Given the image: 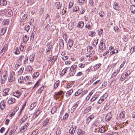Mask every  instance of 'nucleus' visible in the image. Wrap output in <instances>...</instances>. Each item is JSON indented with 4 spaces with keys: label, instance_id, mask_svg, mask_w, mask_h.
Masks as SVG:
<instances>
[{
    "label": "nucleus",
    "instance_id": "obj_1",
    "mask_svg": "<svg viewBox=\"0 0 135 135\" xmlns=\"http://www.w3.org/2000/svg\"><path fill=\"white\" fill-rule=\"evenodd\" d=\"M46 47L47 49H46V54L47 55H49L50 54L49 52L51 50V52H52V46L49 43H48L46 44Z\"/></svg>",
    "mask_w": 135,
    "mask_h": 135
},
{
    "label": "nucleus",
    "instance_id": "obj_2",
    "mask_svg": "<svg viewBox=\"0 0 135 135\" xmlns=\"http://www.w3.org/2000/svg\"><path fill=\"white\" fill-rule=\"evenodd\" d=\"M105 44L104 43L103 41L101 40L99 47V49L100 50V52H103V50L105 49Z\"/></svg>",
    "mask_w": 135,
    "mask_h": 135
},
{
    "label": "nucleus",
    "instance_id": "obj_3",
    "mask_svg": "<svg viewBox=\"0 0 135 135\" xmlns=\"http://www.w3.org/2000/svg\"><path fill=\"white\" fill-rule=\"evenodd\" d=\"M5 12L6 15L8 17H11L13 15V13L12 10L10 9L6 10Z\"/></svg>",
    "mask_w": 135,
    "mask_h": 135
},
{
    "label": "nucleus",
    "instance_id": "obj_4",
    "mask_svg": "<svg viewBox=\"0 0 135 135\" xmlns=\"http://www.w3.org/2000/svg\"><path fill=\"white\" fill-rule=\"evenodd\" d=\"M94 116L93 114H91L86 119V123L89 124L91 120L94 119Z\"/></svg>",
    "mask_w": 135,
    "mask_h": 135
},
{
    "label": "nucleus",
    "instance_id": "obj_5",
    "mask_svg": "<svg viewBox=\"0 0 135 135\" xmlns=\"http://www.w3.org/2000/svg\"><path fill=\"white\" fill-rule=\"evenodd\" d=\"M27 123L25 124L24 126H23L21 127L20 129V131L21 132H24L27 129Z\"/></svg>",
    "mask_w": 135,
    "mask_h": 135
},
{
    "label": "nucleus",
    "instance_id": "obj_6",
    "mask_svg": "<svg viewBox=\"0 0 135 135\" xmlns=\"http://www.w3.org/2000/svg\"><path fill=\"white\" fill-rule=\"evenodd\" d=\"M76 127L77 126H75V127H74L73 126L72 127H71L69 129V133L71 134H73L75 132V129Z\"/></svg>",
    "mask_w": 135,
    "mask_h": 135
},
{
    "label": "nucleus",
    "instance_id": "obj_7",
    "mask_svg": "<svg viewBox=\"0 0 135 135\" xmlns=\"http://www.w3.org/2000/svg\"><path fill=\"white\" fill-rule=\"evenodd\" d=\"M111 116L110 114H107L105 117V119L106 121H108L110 120L111 118Z\"/></svg>",
    "mask_w": 135,
    "mask_h": 135
},
{
    "label": "nucleus",
    "instance_id": "obj_8",
    "mask_svg": "<svg viewBox=\"0 0 135 135\" xmlns=\"http://www.w3.org/2000/svg\"><path fill=\"white\" fill-rule=\"evenodd\" d=\"M15 101V100L14 98H10L8 101V103L9 104H11L14 103Z\"/></svg>",
    "mask_w": 135,
    "mask_h": 135
},
{
    "label": "nucleus",
    "instance_id": "obj_9",
    "mask_svg": "<svg viewBox=\"0 0 135 135\" xmlns=\"http://www.w3.org/2000/svg\"><path fill=\"white\" fill-rule=\"evenodd\" d=\"M9 90V89L7 88L4 89L3 91V96H6L8 95V93Z\"/></svg>",
    "mask_w": 135,
    "mask_h": 135
},
{
    "label": "nucleus",
    "instance_id": "obj_10",
    "mask_svg": "<svg viewBox=\"0 0 135 135\" xmlns=\"http://www.w3.org/2000/svg\"><path fill=\"white\" fill-rule=\"evenodd\" d=\"M13 94L14 96L18 98L21 95V93L18 91H17L13 93Z\"/></svg>",
    "mask_w": 135,
    "mask_h": 135
},
{
    "label": "nucleus",
    "instance_id": "obj_11",
    "mask_svg": "<svg viewBox=\"0 0 135 135\" xmlns=\"http://www.w3.org/2000/svg\"><path fill=\"white\" fill-rule=\"evenodd\" d=\"M8 80L10 82H12L15 80V79L13 77L12 74H11L9 75Z\"/></svg>",
    "mask_w": 135,
    "mask_h": 135
},
{
    "label": "nucleus",
    "instance_id": "obj_12",
    "mask_svg": "<svg viewBox=\"0 0 135 135\" xmlns=\"http://www.w3.org/2000/svg\"><path fill=\"white\" fill-rule=\"evenodd\" d=\"M7 4V2L5 0H0V5L1 6H5Z\"/></svg>",
    "mask_w": 135,
    "mask_h": 135
},
{
    "label": "nucleus",
    "instance_id": "obj_13",
    "mask_svg": "<svg viewBox=\"0 0 135 135\" xmlns=\"http://www.w3.org/2000/svg\"><path fill=\"white\" fill-rule=\"evenodd\" d=\"M120 71L119 69L116 70L112 74V76L113 77H115L119 73Z\"/></svg>",
    "mask_w": 135,
    "mask_h": 135
},
{
    "label": "nucleus",
    "instance_id": "obj_14",
    "mask_svg": "<svg viewBox=\"0 0 135 135\" xmlns=\"http://www.w3.org/2000/svg\"><path fill=\"white\" fill-rule=\"evenodd\" d=\"M91 108V106H89L87 107L85 109L84 111V113L86 114L89 112H90Z\"/></svg>",
    "mask_w": 135,
    "mask_h": 135
},
{
    "label": "nucleus",
    "instance_id": "obj_15",
    "mask_svg": "<svg viewBox=\"0 0 135 135\" xmlns=\"http://www.w3.org/2000/svg\"><path fill=\"white\" fill-rule=\"evenodd\" d=\"M41 112V110L38 109L37 111L36 112L35 114L33 115L34 118H36L39 115Z\"/></svg>",
    "mask_w": 135,
    "mask_h": 135
},
{
    "label": "nucleus",
    "instance_id": "obj_16",
    "mask_svg": "<svg viewBox=\"0 0 135 135\" xmlns=\"http://www.w3.org/2000/svg\"><path fill=\"white\" fill-rule=\"evenodd\" d=\"M49 121V120L48 119H46L42 122L43 124V127H45L48 124Z\"/></svg>",
    "mask_w": 135,
    "mask_h": 135
},
{
    "label": "nucleus",
    "instance_id": "obj_17",
    "mask_svg": "<svg viewBox=\"0 0 135 135\" xmlns=\"http://www.w3.org/2000/svg\"><path fill=\"white\" fill-rule=\"evenodd\" d=\"M126 112L124 111H123L121 112L119 114V117L120 118H125V116Z\"/></svg>",
    "mask_w": 135,
    "mask_h": 135
},
{
    "label": "nucleus",
    "instance_id": "obj_18",
    "mask_svg": "<svg viewBox=\"0 0 135 135\" xmlns=\"http://www.w3.org/2000/svg\"><path fill=\"white\" fill-rule=\"evenodd\" d=\"M99 95L98 94H95L93 97L91 99L90 101L91 102H94V101L98 97Z\"/></svg>",
    "mask_w": 135,
    "mask_h": 135
},
{
    "label": "nucleus",
    "instance_id": "obj_19",
    "mask_svg": "<svg viewBox=\"0 0 135 135\" xmlns=\"http://www.w3.org/2000/svg\"><path fill=\"white\" fill-rule=\"evenodd\" d=\"M55 4L56 7L58 9L60 8L62 6V4L59 2H56Z\"/></svg>",
    "mask_w": 135,
    "mask_h": 135
},
{
    "label": "nucleus",
    "instance_id": "obj_20",
    "mask_svg": "<svg viewBox=\"0 0 135 135\" xmlns=\"http://www.w3.org/2000/svg\"><path fill=\"white\" fill-rule=\"evenodd\" d=\"M130 10L131 12L133 13H135V6H131L130 7Z\"/></svg>",
    "mask_w": 135,
    "mask_h": 135
},
{
    "label": "nucleus",
    "instance_id": "obj_21",
    "mask_svg": "<svg viewBox=\"0 0 135 135\" xmlns=\"http://www.w3.org/2000/svg\"><path fill=\"white\" fill-rule=\"evenodd\" d=\"M7 49V47L6 46V45H4L3 46L2 49L1 51L0 54H3L5 51Z\"/></svg>",
    "mask_w": 135,
    "mask_h": 135
},
{
    "label": "nucleus",
    "instance_id": "obj_22",
    "mask_svg": "<svg viewBox=\"0 0 135 135\" xmlns=\"http://www.w3.org/2000/svg\"><path fill=\"white\" fill-rule=\"evenodd\" d=\"M5 105L3 101H2L0 103V108L1 109L3 110L5 107Z\"/></svg>",
    "mask_w": 135,
    "mask_h": 135
},
{
    "label": "nucleus",
    "instance_id": "obj_23",
    "mask_svg": "<svg viewBox=\"0 0 135 135\" xmlns=\"http://www.w3.org/2000/svg\"><path fill=\"white\" fill-rule=\"evenodd\" d=\"M6 31V29L4 28H2L0 30V35H3L5 33Z\"/></svg>",
    "mask_w": 135,
    "mask_h": 135
},
{
    "label": "nucleus",
    "instance_id": "obj_24",
    "mask_svg": "<svg viewBox=\"0 0 135 135\" xmlns=\"http://www.w3.org/2000/svg\"><path fill=\"white\" fill-rule=\"evenodd\" d=\"M9 21L8 19L4 20L2 23V24L3 25H8L9 24Z\"/></svg>",
    "mask_w": 135,
    "mask_h": 135
},
{
    "label": "nucleus",
    "instance_id": "obj_25",
    "mask_svg": "<svg viewBox=\"0 0 135 135\" xmlns=\"http://www.w3.org/2000/svg\"><path fill=\"white\" fill-rule=\"evenodd\" d=\"M77 134L79 135H82L84 133V132L80 129H78L77 132Z\"/></svg>",
    "mask_w": 135,
    "mask_h": 135
},
{
    "label": "nucleus",
    "instance_id": "obj_26",
    "mask_svg": "<svg viewBox=\"0 0 135 135\" xmlns=\"http://www.w3.org/2000/svg\"><path fill=\"white\" fill-rule=\"evenodd\" d=\"M113 8L115 10H117L119 9V7L118 4L116 2H115L114 3Z\"/></svg>",
    "mask_w": 135,
    "mask_h": 135
},
{
    "label": "nucleus",
    "instance_id": "obj_27",
    "mask_svg": "<svg viewBox=\"0 0 135 135\" xmlns=\"http://www.w3.org/2000/svg\"><path fill=\"white\" fill-rule=\"evenodd\" d=\"M59 43L60 46L61 47H62V49L64 47V41L62 39H61L59 41Z\"/></svg>",
    "mask_w": 135,
    "mask_h": 135
},
{
    "label": "nucleus",
    "instance_id": "obj_28",
    "mask_svg": "<svg viewBox=\"0 0 135 135\" xmlns=\"http://www.w3.org/2000/svg\"><path fill=\"white\" fill-rule=\"evenodd\" d=\"M74 43V41L71 40H69L68 41V44L69 46L71 48L73 46Z\"/></svg>",
    "mask_w": 135,
    "mask_h": 135
},
{
    "label": "nucleus",
    "instance_id": "obj_29",
    "mask_svg": "<svg viewBox=\"0 0 135 135\" xmlns=\"http://www.w3.org/2000/svg\"><path fill=\"white\" fill-rule=\"evenodd\" d=\"M36 102H34L31 104L30 108V109L31 110H32L36 106Z\"/></svg>",
    "mask_w": 135,
    "mask_h": 135
},
{
    "label": "nucleus",
    "instance_id": "obj_30",
    "mask_svg": "<svg viewBox=\"0 0 135 135\" xmlns=\"http://www.w3.org/2000/svg\"><path fill=\"white\" fill-rule=\"evenodd\" d=\"M28 118V117L26 115H25L23 116L22 118L21 119V120L22 121V123H23L25 122L27 119Z\"/></svg>",
    "mask_w": 135,
    "mask_h": 135
},
{
    "label": "nucleus",
    "instance_id": "obj_31",
    "mask_svg": "<svg viewBox=\"0 0 135 135\" xmlns=\"http://www.w3.org/2000/svg\"><path fill=\"white\" fill-rule=\"evenodd\" d=\"M57 109L56 107H53L51 110V112L52 114H54L56 111Z\"/></svg>",
    "mask_w": 135,
    "mask_h": 135
},
{
    "label": "nucleus",
    "instance_id": "obj_32",
    "mask_svg": "<svg viewBox=\"0 0 135 135\" xmlns=\"http://www.w3.org/2000/svg\"><path fill=\"white\" fill-rule=\"evenodd\" d=\"M23 37V41L24 43H26L28 40L29 38V37H28L26 35H25Z\"/></svg>",
    "mask_w": 135,
    "mask_h": 135
},
{
    "label": "nucleus",
    "instance_id": "obj_33",
    "mask_svg": "<svg viewBox=\"0 0 135 135\" xmlns=\"http://www.w3.org/2000/svg\"><path fill=\"white\" fill-rule=\"evenodd\" d=\"M44 86H43L42 87L40 88L38 90L37 92V93H38L41 94L42 91L44 90Z\"/></svg>",
    "mask_w": 135,
    "mask_h": 135
},
{
    "label": "nucleus",
    "instance_id": "obj_34",
    "mask_svg": "<svg viewBox=\"0 0 135 135\" xmlns=\"http://www.w3.org/2000/svg\"><path fill=\"white\" fill-rule=\"evenodd\" d=\"M68 68H64L62 71L61 75H64L66 73L67 70V69Z\"/></svg>",
    "mask_w": 135,
    "mask_h": 135
},
{
    "label": "nucleus",
    "instance_id": "obj_35",
    "mask_svg": "<svg viewBox=\"0 0 135 135\" xmlns=\"http://www.w3.org/2000/svg\"><path fill=\"white\" fill-rule=\"evenodd\" d=\"M105 15V14L103 11H100L99 12V16L101 17H103Z\"/></svg>",
    "mask_w": 135,
    "mask_h": 135
},
{
    "label": "nucleus",
    "instance_id": "obj_36",
    "mask_svg": "<svg viewBox=\"0 0 135 135\" xmlns=\"http://www.w3.org/2000/svg\"><path fill=\"white\" fill-rule=\"evenodd\" d=\"M24 70V68L23 67H22L18 71V73L19 74H21L22 73Z\"/></svg>",
    "mask_w": 135,
    "mask_h": 135
},
{
    "label": "nucleus",
    "instance_id": "obj_37",
    "mask_svg": "<svg viewBox=\"0 0 135 135\" xmlns=\"http://www.w3.org/2000/svg\"><path fill=\"white\" fill-rule=\"evenodd\" d=\"M73 90L71 89L70 90L68 91L66 93V95L67 96L70 95L73 93Z\"/></svg>",
    "mask_w": 135,
    "mask_h": 135
},
{
    "label": "nucleus",
    "instance_id": "obj_38",
    "mask_svg": "<svg viewBox=\"0 0 135 135\" xmlns=\"http://www.w3.org/2000/svg\"><path fill=\"white\" fill-rule=\"evenodd\" d=\"M59 83V80L55 82L54 85V87L55 89H56L58 87Z\"/></svg>",
    "mask_w": 135,
    "mask_h": 135
},
{
    "label": "nucleus",
    "instance_id": "obj_39",
    "mask_svg": "<svg viewBox=\"0 0 135 135\" xmlns=\"http://www.w3.org/2000/svg\"><path fill=\"white\" fill-rule=\"evenodd\" d=\"M73 11L74 12L77 11L79 9V7L77 6L74 7L73 8Z\"/></svg>",
    "mask_w": 135,
    "mask_h": 135
},
{
    "label": "nucleus",
    "instance_id": "obj_40",
    "mask_svg": "<svg viewBox=\"0 0 135 135\" xmlns=\"http://www.w3.org/2000/svg\"><path fill=\"white\" fill-rule=\"evenodd\" d=\"M106 131V130L104 128H100L99 129V132L101 133H104Z\"/></svg>",
    "mask_w": 135,
    "mask_h": 135
},
{
    "label": "nucleus",
    "instance_id": "obj_41",
    "mask_svg": "<svg viewBox=\"0 0 135 135\" xmlns=\"http://www.w3.org/2000/svg\"><path fill=\"white\" fill-rule=\"evenodd\" d=\"M95 32L94 31H90L89 32V36L91 37L94 36L95 35Z\"/></svg>",
    "mask_w": 135,
    "mask_h": 135
},
{
    "label": "nucleus",
    "instance_id": "obj_42",
    "mask_svg": "<svg viewBox=\"0 0 135 135\" xmlns=\"http://www.w3.org/2000/svg\"><path fill=\"white\" fill-rule=\"evenodd\" d=\"M14 53L15 54L18 55L20 53V51L18 47H17L16 50H14Z\"/></svg>",
    "mask_w": 135,
    "mask_h": 135
},
{
    "label": "nucleus",
    "instance_id": "obj_43",
    "mask_svg": "<svg viewBox=\"0 0 135 135\" xmlns=\"http://www.w3.org/2000/svg\"><path fill=\"white\" fill-rule=\"evenodd\" d=\"M77 66V65H73L70 68V71H71V70L74 71V70L75 69Z\"/></svg>",
    "mask_w": 135,
    "mask_h": 135
},
{
    "label": "nucleus",
    "instance_id": "obj_44",
    "mask_svg": "<svg viewBox=\"0 0 135 135\" xmlns=\"http://www.w3.org/2000/svg\"><path fill=\"white\" fill-rule=\"evenodd\" d=\"M26 23L25 21H24L23 20H21L20 21V25H23Z\"/></svg>",
    "mask_w": 135,
    "mask_h": 135
},
{
    "label": "nucleus",
    "instance_id": "obj_45",
    "mask_svg": "<svg viewBox=\"0 0 135 135\" xmlns=\"http://www.w3.org/2000/svg\"><path fill=\"white\" fill-rule=\"evenodd\" d=\"M104 98H102V97H101L100 99L98 100L97 102L98 104H100L104 100Z\"/></svg>",
    "mask_w": 135,
    "mask_h": 135
},
{
    "label": "nucleus",
    "instance_id": "obj_46",
    "mask_svg": "<svg viewBox=\"0 0 135 135\" xmlns=\"http://www.w3.org/2000/svg\"><path fill=\"white\" fill-rule=\"evenodd\" d=\"M6 79L5 78H3V77L1 76V79L0 81L1 83V84H3L5 82Z\"/></svg>",
    "mask_w": 135,
    "mask_h": 135
},
{
    "label": "nucleus",
    "instance_id": "obj_47",
    "mask_svg": "<svg viewBox=\"0 0 135 135\" xmlns=\"http://www.w3.org/2000/svg\"><path fill=\"white\" fill-rule=\"evenodd\" d=\"M24 58V56L23 55L20 56L19 57V58L18 60L17 61L21 63V61L22 59Z\"/></svg>",
    "mask_w": 135,
    "mask_h": 135
},
{
    "label": "nucleus",
    "instance_id": "obj_48",
    "mask_svg": "<svg viewBox=\"0 0 135 135\" xmlns=\"http://www.w3.org/2000/svg\"><path fill=\"white\" fill-rule=\"evenodd\" d=\"M78 1L80 4L81 5L86 2V0H79Z\"/></svg>",
    "mask_w": 135,
    "mask_h": 135
},
{
    "label": "nucleus",
    "instance_id": "obj_49",
    "mask_svg": "<svg viewBox=\"0 0 135 135\" xmlns=\"http://www.w3.org/2000/svg\"><path fill=\"white\" fill-rule=\"evenodd\" d=\"M39 75V73L37 72L36 73H35L32 76L33 78L34 77H38Z\"/></svg>",
    "mask_w": 135,
    "mask_h": 135
},
{
    "label": "nucleus",
    "instance_id": "obj_50",
    "mask_svg": "<svg viewBox=\"0 0 135 135\" xmlns=\"http://www.w3.org/2000/svg\"><path fill=\"white\" fill-rule=\"evenodd\" d=\"M23 76L19 78L18 79V81L19 83H23Z\"/></svg>",
    "mask_w": 135,
    "mask_h": 135
},
{
    "label": "nucleus",
    "instance_id": "obj_51",
    "mask_svg": "<svg viewBox=\"0 0 135 135\" xmlns=\"http://www.w3.org/2000/svg\"><path fill=\"white\" fill-rule=\"evenodd\" d=\"M63 92L62 91V90L58 92L57 93H55V95L57 96L61 95L62 94Z\"/></svg>",
    "mask_w": 135,
    "mask_h": 135
},
{
    "label": "nucleus",
    "instance_id": "obj_52",
    "mask_svg": "<svg viewBox=\"0 0 135 135\" xmlns=\"http://www.w3.org/2000/svg\"><path fill=\"white\" fill-rule=\"evenodd\" d=\"M69 114L67 113H66L63 116V119L64 120H65L67 119L68 117Z\"/></svg>",
    "mask_w": 135,
    "mask_h": 135
},
{
    "label": "nucleus",
    "instance_id": "obj_53",
    "mask_svg": "<svg viewBox=\"0 0 135 135\" xmlns=\"http://www.w3.org/2000/svg\"><path fill=\"white\" fill-rule=\"evenodd\" d=\"M70 71L69 73V75L71 76H73L75 74V71L73 70H71V71Z\"/></svg>",
    "mask_w": 135,
    "mask_h": 135
},
{
    "label": "nucleus",
    "instance_id": "obj_54",
    "mask_svg": "<svg viewBox=\"0 0 135 135\" xmlns=\"http://www.w3.org/2000/svg\"><path fill=\"white\" fill-rule=\"evenodd\" d=\"M131 73V71L130 70L128 71L126 74H125V77L128 76H129Z\"/></svg>",
    "mask_w": 135,
    "mask_h": 135
},
{
    "label": "nucleus",
    "instance_id": "obj_55",
    "mask_svg": "<svg viewBox=\"0 0 135 135\" xmlns=\"http://www.w3.org/2000/svg\"><path fill=\"white\" fill-rule=\"evenodd\" d=\"M34 59V55H31L30 56V61H33Z\"/></svg>",
    "mask_w": 135,
    "mask_h": 135
},
{
    "label": "nucleus",
    "instance_id": "obj_56",
    "mask_svg": "<svg viewBox=\"0 0 135 135\" xmlns=\"http://www.w3.org/2000/svg\"><path fill=\"white\" fill-rule=\"evenodd\" d=\"M63 38L65 41H66L67 39V35L66 33L64 34L62 36Z\"/></svg>",
    "mask_w": 135,
    "mask_h": 135
},
{
    "label": "nucleus",
    "instance_id": "obj_57",
    "mask_svg": "<svg viewBox=\"0 0 135 135\" xmlns=\"http://www.w3.org/2000/svg\"><path fill=\"white\" fill-rule=\"evenodd\" d=\"M98 42V39H97L96 40H94L93 41V45L94 46H95L97 44Z\"/></svg>",
    "mask_w": 135,
    "mask_h": 135
},
{
    "label": "nucleus",
    "instance_id": "obj_58",
    "mask_svg": "<svg viewBox=\"0 0 135 135\" xmlns=\"http://www.w3.org/2000/svg\"><path fill=\"white\" fill-rule=\"evenodd\" d=\"M88 91L86 90H84L83 91H82V92L81 94V96L82 97L86 93H87Z\"/></svg>",
    "mask_w": 135,
    "mask_h": 135
},
{
    "label": "nucleus",
    "instance_id": "obj_59",
    "mask_svg": "<svg viewBox=\"0 0 135 135\" xmlns=\"http://www.w3.org/2000/svg\"><path fill=\"white\" fill-rule=\"evenodd\" d=\"M57 59V57L56 56H54L52 59L51 62H53V61H55Z\"/></svg>",
    "mask_w": 135,
    "mask_h": 135
},
{
    "label": "nucleus",
    "instance_id": "obj_60",
    "mask_svg": "<svg viewBox=\"0 0 135 135\" xmlns=\"http://www.w3.org/2000/svg\"><path fill=\"white\" fill-rule=\"evenodd\" d=\"M135 51V46L132 47L130 50V52H131V53H133Z\"/></svg>",
    "mask_w": 135,
    "mask_h": 135
},
{
    "label": "nucleus",
    "instance_id": "obj_61",
    "mask_svg": "<svg viewBox=\"0 0 135 135\" xmlns=\"http://www.w3.org/2000/svg\"><path fill=\"white\" fill-rule=\"evenodd\" d=\"M25 30L27 32L30 28V26H25Z\"/></svg>",
    "mask_w": 135,
    "mask_h": 135
},
{
    "label": "nucleus",
    "instance_id": "obj_62",
    "mask_svg": "<svg viewBox=\"0 0 135 135\" xmlns=\"http://www.w3.org/2000/svg\"><path fill=\"white\" fill-rule=\"evenodd\" d=\"M89 2L90 5L93 6L94 4V2L93 0H89Z\"/></svg>",
    "mask_w": 135,
    "mask_h": 135
},
{
    "label": "nucleus",
    "instance_id": "obj_63",
    "mask_svg": "<svg viewBox=\"0 0 135 135\" xmlns=\"http://www.w3.org/2000/svg\"><path fill=\"white\" fill-rule=\"evenodd\" d=\"M16 112V111H15V110L13 111L12 112V113L11 114H10V115H9V117H12L13 116H14L15 115V114Z\"/></svg>",
    "mask_w": 135,
    "mask_h": 135
},
{
    "label": "nucleus",
    "instance_id": "obj_64",
    "mask_svg": "<svg viewBox=\"0 0 135 135\" xmlns=\"http://www.w3.org/2000/svg\"><path fill=\"white\" fill-rule=\"evenodd\" d=\"M73 2H70L69 3V8H71L73 6Z\"/></svg>",
    "mask_w": 135,
    "mask_h": 135
}]
</instances>
